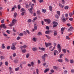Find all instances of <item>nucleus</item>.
Returning <instances> with one entry per match:
<instances>
[{
	"instance_id": "a18cd8bd",
	"label": "nucleus",
	"mask_w": 74,
	"mask_h": 74,
	"mask_svg": "<svg viewBox=\"0 0 74 74\" xmlns=\"http://www.w3.org/2000/svg\"><path fill=\"white\" fill-rule=\"evenodd\" d=\"M62 51L64 52V53H66V51L65 49H63L62 50Z\"/></svg>"
},
{
	"instance_id": "f8f14e48",
	"label": "nucleus",
	"mask_w": 74,
	"mask_h": 74,
	"mask_svg": "<svg viewBox=\"0 0 74 74\" xmlns=\"http://www.w3.org/2000/svg\"><path fill=\"white\" fill-rule=\"evenodd\" d=\"M14 25H15V23H12L9 25V26L10 27H12V26H14Z\"/></svg>"
},
{
	"instance_id": "c03bdc74",
	"label": "nucleus",
	"mask_w": 74,
	"mask_h": 74,
	"mask_svg": "<svg viewBox=\"0 0 74 74\" xmlns=\"http://www.w3.org/2000/svg\"><path fill=\"white\" fill-rule=\"evenodd\" d=\"M18 9H19V10H20V9H21V5H18Z\"/></svg>"
},
{
	"instance_id": "2eb2a0df",
	"label": "nucleus",
	"mask_w": 74,
	"mask_h": 74,
	"mask_svg": "<svg viewBox=\"0 0 74 74\" xmlns=\"http://www.w3.org/2000/svg\"><path fill=\"white\" fill-rule=\"evenodd\" d=\"M57 61L60 63H62L63 62V60L61 59H59L57 60Z\"/></svg>"
},
{
	"instance_id": "8fccbe9b",
	"label": "nucleus",
	"mask_w": 74,
	"mask_h": 74,
	"mask_svg": "<svg viewBox=\"0 0 74 74\" xmlns=\"http://www.w3.org/2000/svg\"><path fill=\"white\" fill-rule=\"evenodd\" d=\"M29 57V53H27L26 56V58H28Z\"/></svg>"
},
{
	"instance_id": "5701e85b",
	"label": "nucleus",
	"mask_w": 74,
	"mask_h": 74,
	"mask_svg": "<svg viewBox=\"0 0 74 74\" xmlns=\"http://www.w3.org/2000/svg\"><path fill=\"white\" fill-rule=\"evenodd\" d=\"M16 21L15 20V19L14 18H13L12 19V23H14L15 22H16Z\"/></svg>"
},
{
	"instance_id": "c756f323",
	"label": "nucleus",
	"mask_w": 74,
	"mask_h": 74,
	"mask_svg": "<svg viewBox=\"0 0 74 74\" xmlns=\"http://www.w3.org/2000/svg\"><path fill=\"white\" fill-rule=\"evenodd\" d=\"M36 38H34L32 39V40L34 41V42H36Z\"/></svg>"
},
{
	"instance_id": "1a4fd4ad",
	"label": "nucleus",
	"mask_w": 74,
	"mask_h": 74,
	"mask_svg": "<svg viewBox=\"0 0 74 74\" xmlns=\"http://www.w3.org/2000/svg\"><path fill=\"white\" fill-rule=\"evenodd\" d=\"M39 49H40L41 51H45V48L44 47H42V48H41V47H39Z\"/></svg>"
},
{
	"instance_id": "052dcab7",
	"label": "nucleus",
	"mask_w": 74,
	"mask_h": 74,
	"mask_svg": "<svg viewBox=\"0 0 74 74\" xmlns=\"http://www.w3.org/2000/svg\"><path fill=\"white\" fill-rule=\"evenodd\" d=\"M73 62H74V60H70V63H73Z\"/></svg>"
},
{
	"instance_id": "ddd939ff",
	"label": "nucleus",
	"mask_w": 74,
	"mask_h": 74,
	"mask_svg": "<svg viewBox=\"0 0 74 74\" xmlns=\"http://www.w3.org/2000/svg\"><path fill=\"white\" fill-rule=\"evenodd\" d=\"M73 27H71L69 28V29L68 30V32H70L71 31H72V30H73Z\"/></svg>"
},
{
	"instance_id": "e2e57ef3",
	"label": "nucleus",
	"mask_w": 74,
	"mask_h": 74,
	"mask_svg": "<svg viewBox=\"0 0 74 74\" xmlns=\"http://www.w3.org/2000/svg\"><path fill=\"white\" fill-rule=\"evenodd\" d=\"M25 14V12H23L21 13V15L22 16H23L24 15V14Z\"/></svg>"
},
{
	"instance_id": "9d476101",
	"label": "nucleus",
	"mask_w": 74,
	"mask_h": 74,
	"mask_svg": "<svg viewBox=\"0 0 74 74\" xmlns=\"http://www.w3.org/2000/svg\"><path fill=\"white\" fill-rule=\"evenodd\" d=\"M56 43H54V47L53 49L51 50V51H53V50L55 49V47H56Z\"/></svg>"
},
{
	"instance_id": "a211bd4d",
	"label": "nucleus",
	"mask_w": 74,
	"mask_h": 74,
	"mask_svg": "<svg viewBox=\"0 0 74 74\" xmlns=\"http://www.w3.org/2000/svg\"><path fill=\"white\" fill-rule=\"evenodd\" d=\"M49 9L50 11H52V6H50L49 7Z\"/></svg>"
},
{
	"instance_id": "473e14b6",
	"label": "nucleus",
	"mask_w": 74,
	"mask_h": 74,
	"mask_svg": "<svg viewBox=\"0 0 74 74\" xmlns=\"http://www.w3.org/2000/svg\"><path fill=\"white\" fill-rule=\"evenodd\" d=\"M45 36L48 39H50L51 38V37L50 36L47 35H45Z\"/></svg>"
},
{
	"instance_id": "f257e3e1",
	"label": "nucleus",
	"mask_w": 74,
	"mask_h": 74,
	"mask_svg": "<svg viewBox=\"0 0 74 74\" xmlns=\"http://www.w3.org/2000/svg\"><path fill=\"white\" fill-rule=\"evenodd\" d=\"M48 57V54H45L42 57V58L43 60V62L45 61V58Z\"/></svg>"
},
{
	"instance_id": "393cba45",
	"label": "nucleus",
	"mask_w": 74,
	"mask_h": 74,
	"mask_svg": "<svg viewBox=\"0 0 74 74\" xmlns=\"http://www.w3.org/2000/svg\"><path fill=\"white\" fill-rule=\"evenodd\" d=\"M53 69H56V70H57V69H58V67L56 66H53Z\"/></svg>"
},
{
	"instance_id": "79ce46f5",
	"label": "nucleus",
	"mask_w": 74,
	"mask_h": 74,
	"mask_svg": "<svg viewBox=\"0 0 74 74\" xmlns=\"http://www.w3.org/2000/svg\"><path fill=\"white\" fill-rule=\"evenodd\" d=\"M5 65H6V66H7L8 65V62L6 61L5 62Z\"/></svg>"
},
{
	"instance_id": "dca6fc26",
	"label": "nucleus",
	"mask_w": 74,
	"mask_h": 74,
	"mask_svg": "<svg viewBox=\"0 0 74 74\" xmlns=\"http://www.w3.org/2000/svg\"><path fill=\"white\" fill-rule=\"evenodd\" d=\"M49 69H46L44 71V73H47V72H48V71H49Z\"/></svg>"
},
{
	"instance_id": "0e129e2a",
	"label": "nucleus",
	"mask_w": 74,
	"mask_h": 74,
	"mask_svg": "<svg viewBox=\"0 0 74 74\" xmlns=\"http://www.w3.org/2000/svg\"><path fill=\"white\" fill-rule=\"evenodd\" d=\"M13 30L14 32H16V30L15 29L14 27L13 28Z\"/></svg>"
},
{
	"instance_id": "de8ad7c7",
	"label": "nucleus",
	"mask_w": 74,
	"mask_h": 74,
	"mask_svg": "<svg viewBox=\"0 0 74 74\" xmlns=\"http://www.w3.org/2000/svg\"><path fill=\"white\" fill-rule=\"evenodd\" d=\"M16 56V53H14L13 54V57H15Z\"/></svg>"
},
{
	"instance_id": "bf43d9fd",
	"label": "nucleus",
	"mask_w": 74,
	"mask_h": 74,
	"mask_svg": "<svg viewBox=\"0 0 74 74\" xmlns=\"http://www.w3.org/2000/svg\"><path fill=\"white\" fill-rule=\"evenodd\" d=\"M37 14H40V10H38L37 12Z\"/></svg>"
},
{
	"instance_id": "c9c22d12",
	"label": "nucleus",
	"mask_w": 74,
	"mask_h": 74,
	"mask_svg": "<svg viewBox=\"0 0 74 74\" xmlns=\"http://www.w3.org/2000/svg\"><path fill=\"white\" fill-rule=\"evenodd\" d=\"M31 64L32 66L33 67V65H34V62H31Z\"/></svg>"
},
{
	"instance_id": "680f3d73",
	"label": "nucleus",
	"mask_w": 74,
	"mask_h": 74,
	"mask_svg": "<svg viewBox=\"0 0 74 74\" xmlns=\"http://www.w3.org/2000/svg\"><path fill=\"white\" fill-rule=\"evenodd\" d=\"M69 15L70 17H71V16H73V14L72 13H70L69 14Z\"/></svg>"
},
{
	"instance_id": "39448f33",
	"label": "nucleus",
	"mask_w": 74,
	"mask_h": 74,
	"mask_svg": "<svg viewBox=\"0 0 74 74\" xmlns=\"http://www.w3.org/2000/svg\"><path fill=\"white\" fill-rule=\"evenodd\" d=\"M45 45L46 46V47H47V48H48V46H50V45H52V43H47H47L46 42H45Z\"/></svg>"
},
{
	"instance_id": "338daca9",
	"label": "nucleus",
	"mask_w": 74,
	"mask_h": 74,
	"mask_svg": "<svg viewBox=\"0 0 74 74\" xmlns=\"http://www.w3.org/2000/svg\"><path fill=\"white\" fill-rule=\"evenodd\" d=\"M19 36H23V34L22 33H20L19 34Z\"/></svg>"
},
{
	"instance_id": "412c9836",
	"label": "nucleus",
	"mask_w": 74,
	"mask_h": 74,
	"mask_svg": "<svg viewBox=\"0 0 74 74\" xmlns=\"http://www.w3.org/2000/svg\"><path fill=\"white\" fill-rule=\"evenodd\" d=\"M38 36H40L42 35V33L41 32H39L37 34Z\"/></svg>"
},
{
	"instance_id": "4c0bfd02",
	"label": "nucleus",
	"mask_w": 74,
	"mask_h": 74,
	"mask_svg": "<svg viewBox=\"0 0 74 74\" xmlns=\"http://www.w3.org/2000/svg\"><path fill=\"white\" fill-rule=\"evenodd\" d=\"M0 58L1 60H3V59H4V57L3 56H1Z\"/></svg>"
},
{
	"instance_id": "7ed1b4c3",
	"label": "nucleus",
	"mask_w": 74,
	"mask_h": 74,
	"mask_svg": "<svg viewBox=\"0 0 74 74\" xmlns=\"http://www.w3.org/2000/svg\"><path fill=\"white\" fill-rule=\"evenodd\" d=\"M44 21L45 22H47L48 23V24H49L50 23H51V20L49 19H45L44 20Z\"/></svg>"
},
{
	"instance_id": "6e6d98bb",
	"label": "nucleus",
	"mask_w": 74,
	"mask_h": 74,
	"mask_svg": "<svg viewBox=\"0 0 74 74\" xmlns=\"http://www.w3.org/2000/svg\"><path fill=\"white\" fill-rule=\"evenodd\" d=\"M25 11V10L24 9L22 8L21 9V12H23V11Z\"/></svg>"
},
{
	"instance_id": "4be33fe9",
	"label": "nucleus",
	"mask_w": 74,
	"mask_h": 74,
	"mask_svg": "<svg viewBox=\"0 0 74 74\" xmlns=\"http://www.w3.org/2000/svg\"><path fill=\"white\" fill-rule=\"evenodd\" d=\"M59 6H60V7H61V8H63V7H64V5H62L60 3L59 4Z\"/></svg>"
},
{
	"instance_id": "423d86ee",
	"label": "nucleus",
	"mask_w": 74,
	"mask_h": 74,
	"mask_svg": "<svg viewBox=\"0 0 74 74\" xmlns=\"http://www.w3.org/2000/svg\"><path fill=\"white\" fill-rule=\"evenodd\" d=\"M0 27H1V28H2L3 27V28L4 29H6L7 28V27L5 26V25L3 24L2 25H1L0 26Z\"/></svg>"
},
{
	"instance_id": "7c9ffc66",
	"label": "nucleus",
	"mask_w": 74,
	"mask_h": 74,
	"mask_svg": "<svg viewBox=\"0 0 74 74\" xmlns=\"http://www.w3.org/2000/svg\"><path fill=\"white\" fill-rule=\"evenodd\" d=\"M14 18H16V15H17V13H14Z\"/></svg>"
},
{
	"instance_id": "3c124183",
	"label": "nucleus",
	"mask_w": 74,
	"mask_h": 74,
	"mask_svg": "<svg viewBox=\"0 0 74 74\" xmlns=\"http://www.w3.org/2000/svg\"><path fill=\"white\" fill-rule=\"evenodd\" d=\"M9 59H10L11 60H13L12 59V56H10L9 57Z\"/></svg>"
},
{
	"instance_id": "b1692460",
	"label": "nucleus",
	"mask_w": 74,
	"mask_h": 74,
	"mask_svg": "<svg viewBox=\"0 0 74 74\" xmlns=\"http://www.w3.org/2000/svg\"><path fill=\"white\" fill-rule=\"evenodd\" d=\"M65 29V27H62L61 29V32H64V30Z\"/></svg>"
},
{
	"instance_id": "f704fd0d",
	"label": "nucleus",
	"mask_w": 74,
	"mask_h": 74,
	"mask_svg": "<svg viewBox=\"0 0 74 74\" xmlns=\"http://www.w3.org/2000/svg\"><path fill=\"white\" fill-rule=\"evenodd\" d=\"M45 34H48L49 33V31H47L45 32Z\"/></svg>"
},
{
	"instance_id": "aec40b11",
	"label": "nucleus",
	"mask_w": 74,
	"mask_h": 74,
	"mask_svg": "<svg viewBox=\"0 0 74 74\" xmlns=\"http://www.w3.org/2000/svg\"><path fill=\"white\" fill-rule=\"evenodd\" d=\"M57 35V32L56 31H54V36H55Z\"/></svg>"
},
{
	"instance_id": "6e6552de",
	"label": "nucleus",
	"mask_w": 74,
	"mask_h": 74,
	"mask_svg": "<svg viewBox=\"0 0 74 74\" xmlns=\"http://www.w3.org/2000/svg\"><path fill=\"white\" fill-rule=\"evenodd\" d=\"M16 48L15 47V46H12L11 47V49L12 50H15L16 49Z\"/></svg>"
},
{
	"instance_id": "603ef678",
	"label": "nucleus",
	"mask_w": 74,
	"mask_h": 74,
	"mask_svg": "<svg viewBox=\"0 0 74 74\" xmlns=\"http://www.w3.org/2000/svg\"><path fill=\"white\" fill-rule=\"evenodd\" d=\"M69 19L70 21H72L73 20V18H69Z\"/></svg>"
},
{
	"instance_id": "774afa93",
	"label": "nucleus",
	"mask_w": 74,
	"mask_h": 74,
	"mask_svg": "<svg viewBox=\"0 0 74 74\" xmlns=\"http://www.w3.org/2000/svg\"><path fill=\"white\" fill-rule=\"evenodd\" d=\"M61 49L62 48L58 49V51L59 52H61Z\"/></svg>"
},
{
	"instance_id": "58836bf2",
	"label": "nucleus",
	"mask_w": 74,
	"mask_h": 74,
	"mask_svg": "<svg viewBox=\"0 0 74 74\" xmlns=\"http://www.w3.org/2000/svg\"><path fill=\"white\" fill-rule=\"evenodd\" d=\"M32 22V20L30 19H29L27 21L28 23H29L30 22Z\"/></svg>"
},
{
	"instance_id": "37998d69",
	"label": "nucleus",
	"mask_w": 74,
	"mask_h": 74,
	"mask_svg": "<svg viewBox=\"0 0 74 74\" xmlns=\"http://www.w3.org/2000/svg\"><path fill=\"white\" fill-rule=\"evenodd\" d=\"M42 12H43L45 13L46 12V10H44V9H42Z\"/></svg>"
},
{
	"instance_id": "cd10ccee",
	"label": "nucleus",
	"mask_w": 74,
	"mask_h": 74,
	"mask_svg": "<svg viewBox=\"0 0 74 74\" xmlns=\"http://www.w3.org/2000/svg\"><path fill=\"white\" fill-rule=\"evenodd\" d=\"M26 52V50L25 49H23L22 50V52L23 53H25Z\"/></svg>"
},
{
	"instance_id": "a878e982",
	"label": "nucleus",
	"mask_w": 74,
	"mask_h": 74,
	"mask_svg": "<svg viewBox=\"0 0 74 74\" xmlns=\"http://www.w3.org/2000/svg\"><path fill=\"white\" fill-rule=\"evenodd\" d=\"M57 48H58L60 49V48H62V47H60V44H58L57 45Z\"/></svg>"
},
{
	"instance_id": "c85d7f7f",
	"label": "nucleus",
	"mask_w": 74,
	"mask_h": 74,
	"mask_svg": "<svg viewBox=\"0 0 74 74\" xmlns=\"http://www.w3.org/2000/svg\"><path fill=\"white\" fill-rule=\"evenodd\" d=\"M64 55L63 54H61L60 55V59L62 58V56H64Z\"/></svg>"
},
{
	"instance_id": "e433bc0d",
	"label": "nucleus",
	"mask_w": 74,
	"mask_h": 74,
	"mask_svg": "<svg viewBox=\"0 0 74 74\" xmlns=\"http://www.w3.org/2000/svg\"><path fill=\"white\" fill-rule=\"evenodd\" d=\"M16 44V42H14L12 43V46H15V45Z\"/></svg>"
},
{
	"instance_id": "2f4dec72",
	"label": "nucleus",
	"mask_w": 74,
	"mask_h": 74,
	"mask_svg": "<svg viewBox=\"0 0 74 74\" xmlns=\"http://www.w3.org/2000/svg\"><path fill=\"white\" fill-rule=\"evenodd\" d=\"M2 47L3 49H4V48H5V46H4V44H2Z\"/></svg>"
},
{
	"instance_id": "09e8293b",
	"label": "nucleus",
	"mask_w": 74,
	"mask_h": 74,
	"mask_svg": "<svg viewBox=\"0 0 74 74\" xmlns=\"http://www.w3.org/2000/svg\"><path fill=\"white\" fill-rule=\"evenodd\" d=\"M66 39H67L68 40H70V38L68 36H66Z\"/></svg>"
},
{
	"instance_id": "5fc2aeb1",
	"label": "nucleus",
	"mask_w": 74,
	"mask_h": 74,
	"mask_svg": "<svg viewBox=\"0 0 74 74\" xmlns=\"http://www.w3.org/2000/svg\"><path fill=\"white\" fill-rule=\"evenodd\" d=\"M25 7L27 8H29V5L26 4L25 5Z\"/></svg>"
},
{
	"instance_id": "49530a36",
	"label": "nucleus",
	"mask_w": 74,
	"mask_h": 74,
	"mask_svg": "<svg viewBox=\"0 0 74 74\" xmlns=\"http://www.w3.org/2000/svg\"><path fill=\"white\" fill-rule=\"evenodd\" d=\"M19 67L15 69V71H18L19 70Z\"/></svg>"
},
{
	"instance_id": "13d9d810",
	"label": "nucleus",
	"mask_w": 74,
	"mask_h": 74,
	"mask_svg": "<svg viewBox=\"0 0 74 74\" xmlns=\"http://www.w3.org/2000/svg\"><path fill=\"white\" fill-rule=\"evenodd\" d=\"M47 65V63L46 62H45L43 64V66H45Z\"/></svg>"
},
{
	"instance_id": "ea45409f",
	"label": "nucleus",
	"mask_w": 74,
	"mask_h": 74,
	"mask_svg": "<svg viewBox=\"0 0 74 74\" xmlns=\"http://www.w3.org/2000/svg\"><path fill=\"white\" fill-rule=\"evenodd\" d=\"M65 60H66V62H69V60L67 58H65Z\"/></svg>"
},
{
	"instance_id": "f03ea898",
	"label": "nucleus",
	"mask_w": 74,
	"mask_h": 74,
	"mask_svg": "<svg viewBox=\"0 0 74 74\" xmlns=\"http://www.w3.org/2000/svg\"><path fill=\"white\" fill-rule=\"evenodd\" d=\"M34 5V4H33L31 6L30 9H29L28 10L29 11V12L31 14H32V10L33 9V6Z\"/></svg>"
},
{
	"instance_id": "a19ab883",
	"label": "nucleus",
	"mask_w": 74,
	"mask_h": 74,
	"mask_svg": "<svg viewBox=\"0 0 74 74\" xmlns=\"http://www.w3.org/2000/svg\"><path fill=\"white\" fill-rule=\"evenodd\" d=\"M55 17L57 19H58V18H59V16H58V14H56L55 15Z\"/></svg>"
},
{
	"instance_id": "4d7b16f0",
	"label": "nucleus",
	"mask_w": 74,
	"mask_h": 74,
	"mask_svg": "<svg viewBox=\"0 0 74 74\" xmlns=\"http://www.w3.org/2000/svg\"><path fill=\"white\" fill-rule=\"evenodd\" d=\"M46 28L47 30H49V27L48 26H46Z\"/></svg>"
},
{
	"instance_id": "864d4df0",
	"label": "nucleus",
	"mask_w": 74,
	"mask_h": 74,
	"mask_svg": "<svg viewBox=\"0 0 74 74\" xmlns=\"http://www.w3.org/2000/svg\"><path fill=\"white\" fill-rule=\"evenodd\" d=\"M36 73L37 74H38V72L39 71L38 70V69H36Z\"/></svg>"
},
{
	"instance_id": "f3484780",
	"label": "nucleus",
	"mask_w": 74,
	"mask_h": 74,
	"mask_svg": "<svg viewBox=\"0 0 74 74\" xmlns=\"http://www.w3.org/2000/svg\"><path fill=\"white\" fill-rule=\"evenodd\" d=\"M62 19L64 22H66V18H63V16L62 17Z\"/></svg>"
},
{
	"instance_id": "20e7f679",
	"label": "nucleus",
	"mask_w": 74,
	"mask_h": 74,
	"mask_svg": "<svg viewBox=\"0 0 74 74\" xmlns=\"http://www.w3.org/2000/svg\"><path fill=\"white\" fill-rule=\"evenodd\" d=\"M53 24L54 25L53 27H56V26H57V25L58 23L55 21H54L53 22Z\"/></svg>"
},
{
	"instance_id": "72a5a7b5",
	"label": "nucleus",
	"mask_w": 74,
	"mask_h": 74,
	"mask_svg": "<svg viewBox=\"0 0 74 74\" xmlns=\"http://www.w3.org/2000/svg\"><path fill=\"white\" fill-rule=\"evenodd\" d=\"M64 8L65 10H67V9H69V6H66L64 7Z\"/></svg>"
},
{
	"instance_id": "9b49d317",
	"label": "nucleus",
	"mask_w": 74,
	"mask_h": 74,
	"mask_svg": "<svg viewBox=\"0 0 74 74\" xmlns=\"http://www.w3.org/2000/svg\"><path fill=\"white\" fill-rule=\"evenodd\" d=\"M32 50L33 51H34L35 52H36L37 50V48L36 47H34L33 48H32Z\"/></svg>"
},
{
	"instance_id": "4468645a",
	"label": "nucleus",
	"mask_w": 74,
	"mask_h": 74,
	"mask_svg": "<svg viewBox=\"0 0 74 74\" xmlns=\"http://www.w3.org/2000/svg\"><path fill=\"white\" fill-rule=\"evenodd\" d=\"M27 47V46L24 45V46H23L21 47V49H22V48H26Z\"/></svg>"
},
{
	"instance_id": "6ab92c4d",
	"label": "nucleus",
	"mask_w": 74,
	"mask_h": 74,
	"mask_svg": "<svg viewBox=\"0 0 74 74\" xmlns=\"http://www.w3.org/2000/svg\"><path fill=\"white\" fill-rule=\"evenodd\" d=\"M57 13L59 16H60V11H57Z\"/></svg>"
},
{
	"instance_id": "69168bd1",
	"label": "nucleus",
	"mask_w": 74,
	"mask_h": 74,
	"mask_svg": "<svg viewBox=\"0 0 74 74\" xmlns=\"http://www.w3.org/2000/svg\"><path fill=\"white\" fill-rule=\"evenodd\" d=\"M50 71L52 73H53V72H54V70L53 69H51V70Z\"/></svg>"
},
{
	"instance_id": "bb28decb",
	"label": "nucleus",
	"mask_w": 74,
	"mask_h": 74,
	"mask_svg": "<svg viewBox=\"0 0 74 74\" xmlns=\"http://www.w3.org/2000/svg\"><path fill=\"white\" fill-rule=\"evenodd\" d=\"M34 29H35V30H37V28L36 24L34 25Z\"/></svg>"
},
{
	"instance_id": "0eeeda50",
	"label": "nucleus",
	"mask_w": 74,
	"mask_h": 74,
	"mask_svg": "<svg viewBox=\"0 0 74 74\" xmlns=\"http://www.w3.org/2000/svg\"><path fill=\"white\" fill-rule=\"evenodd\" d=\"M56 53L58 54V51L56 50H54V56L56 55Z\"/></svg>"
}]
</instances>
